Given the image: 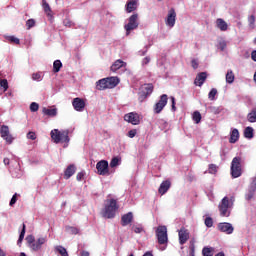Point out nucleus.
<instances>
[{"mask_svg": "<svg viewBox=\"0 0 256 256\" xmlns=\"http://www.w3.org/2000/svg\"><path fill=\"white\" fill-rule=\"evenodd\" d=\"M171 103H172V111H177V107H175V97H171Z\"/></svg>", "mask_w": 256, "mask_h": 256, "instance_id": "obj_55", "label": "nucleus"}, {"mask_svg": "<svg viewBox=\"0 0 256 256\" xmlns=\"http://www.w3.org/2000/svg\"><path fill=\"white\" fill-rule=\"evenodd\" d=\"M230 171L233 179L241 177L243 174V159L241 157L237 156L233 158Z\"/></svg>", "mask_w": 256, "mask_h": 256, "instance_id": "obj_5", "label": "nucleus"}, {"mask_svg": "<svg viewBox=\"0 0 256 256\" xmlns=\"http://www.w3.org/2000/svg\"><path fill=\"white\" fill-rule=\"evenodd\" d=\"M132 231L134 233H145V228H143L142 224H134L132 226Z\"/></svg>", "mask_w": 256, "mask_h": 256, "instance_id": "obj_34", "label": "nucleus"}, {"mask_svg": "<svg viewBox=\"0 0 256 256\" xmlns=\"http://www.w3.org/2000/svg\"><path fill=\"white\" fill-rule=\"evenodd\" d=\"M119 165H121V158L119 157L112 158L110 162L111 169H115V167H119Z\"/></svg>", "mask_w": 256, "mask_h": 256, "instance_id": "obj_33", "label": "nucleus"}, {"mask_svg": "<svg viewBox=\"0 0 256 256\" xmlns=\"http://www.w3.org/2000/svg\"><path fill=\"white\" fill-rule=\"evenodd\" d=\"M124 120L128 123H131L132 125H139V123H141V118L139 117V114L135 112L125 114Z\"/></svg>", "mask_w": 256, "mask_h": 256, "instance_id": "obj_13", "label": "nucleus"}, {"mask_svg": "<svg viewBox=\"0 0 256 256\" xmlns=\"http://www.w3.org/2000/svg\"><path fill=\"white\" fill-rule=\"evenodd\" d=\"M61 65H54L53 71L54 73H59V71H61Z\"/></svg>", "mask_w": 256, "mask_h": 256, "instance_id": "obj_56", "label": "nucleus"}, {"mask_svg": "<svg viewBox=\"0 0 256 256\" xmlns=\"http://www.w3.org/2000/svg\"><path fill=\"white\" fill-rule=\"evenodd\" d=\"M42 7L48 19L50 21H53V10H51V6H49V3H47V0H42Z\"/></svg>", "mask_w": 256, "mask_h": 256, "instance_id": "obj_18", "label": "nucleus"}, {"mask_svg": "<svg viewBox=\"0 0 256 256\" xmlns=\"http://www.w3.org/2000/svg\"><path fill=\"white\" fill-rule=\"evenodd\" d=\"M66 231L70 235H79V228H77V227L67 226Z\"/></svg>", "mask_w": 256, "mask_h": 256, "instance_id": "obj_35", "label": "nucleus"}, {"mask_svg": "<svg viewBox=\"0 0 256 256\" xmlns=\"http://www.w3.org/2000/svg\"><path fill=\"white\" fill-rule=\"evenodd\" d=\"M216 27L220 29V31H227L229 29V26L227 25V22L225 20L218 18L216 20Z\"/></svg>", "mask_w": 256, "mask_h": 256, "instance_id": "obj_24", "label": "nucleus"}, {"mask_svg": "<svg viewBox=\"0 0 256 256\" xmlns=\"http://www.w3.org/2000/svg\"><path fill=\"white\" fill-rule=\"evenodd\" d=\"M248 121L250 123H256V109L252 110L251 113L248 114Z\"/></svg>", "mask_w": 256, "mask_h": 256, "instance_id": "obj_38", "label": "nucleus"}, {"mask_svg": "<svg viewBox=\"0 0 256 256\" xmlns=\"http://www.w3.org/2000/svg\"><path fill=\"white\" fill-rule=\"evenodd\" d=\"M117 209H119V206L117 205V200H106L103 217H105L106 219H113V217H115V213H117Z\"/></svg>", "mask_w": 256, "mask_h": 256, "instance_id": "obj_4", "label": "nucleus"}, {"mask_svg": "<svg viewBox=\"0 0 256 256\" xmlns=\"http://www.w3.org/2000/svg\"><path fill=\"white\" fill-rule=\"evenodd\" d=\"M0 135L8 145H11L13 141H15V138L13 137V135H11V132H9V126L7 125L1 126Z\"/></svg>", "mask_w": 256, "mask_h": 256, "instance_id": "obj_11", "label": "nucleus"}, {"mask_svg": "<svg viewBox=\"0 0 256 256\" xmlns=\"http://www.w3.org/2000/svg\"><path fill=\"white\" fill-rule=\"evenodd\" d=\"M9 89V82L7 79H0V91L5 93Z\"/></svg>", "mask_w": 256, "mask_h": 256, "instance_id": "obj_31", "label": "nucleus"}, {"mask_svg": "<svg viewBox=\"0 0 256 256\" xmlns=\"http://www.w3.org/2000/svg\"><path fill=\"white\" fill-rule=\"evenodd\" d=\"M169 189H171V182L169 180L163 181L160 184V187L158 189V193L160 195H165V193H167L169 191Z\"/></svg>", "mask_w": 256, "mask_h": 256, "instance_id": "obj_17", "label": "nucleus"}, {"mask_svg": "<svg viewBox=\"0 0 256 256\" xmlns=\"http://www.w3.org/2000/svg\"><path fill=\"white\" fill-rule=\"evenodd\" d=\"M30 111H32V113L39 111V104H37L36 102H32L30 104Z\"/></svg>", "mask_w": 256, "mask_h": 256, "instance_id": "obj_45", "label": "nucleus"}, {"mask_svg": "<svg viewBox=\"0 0 256 256\" xmlns=\"http://www.w3.org/2000/svg\"><path fill=\"white\" fill-rule=\"evenodd\" d=\"M239 141V130L231 128L229 143H237Z\"/></svg>", "mask_w": 256, "mask_h": 256, "instance_id": "obj_23", "label": "nucleus"}, {"mask_svg": "<svg viewBox=\"0 0 256 256\" xmlns=\"http://www.w3.org/2000/svg\"><path fill=\"white\" fill-rule=\"evenodd\" d=\"M111 71H113V73H117L118 75H121L123 73H125V71H127V68H125V65H112L111 66Z\"/></svg>", "mask_w": 256, "mask_h": 256, "instance_id": "obj_25", "label": "nucleus"}, {"mask_svg": "<svg viewBox=\"0 0 256 256\" xmlns=\"http://www.w3.org/2000/svg\"><path fill=\"white\" fill-rule=\"evenodd\" d=\"M81 256H89V252H87V251H82V252H81Z\"/></svg>", "mask_w": 256, "mask_h": 256, "instance_id": "obj_62", "label": "nucleus"}, {"mask_svg": "<svg viewBox=\"0 0 256 256\" xmlns=\"http://www.w3.org/2000/svg\"><path fill=\"white\" fill-rule=\"evenodd\" d=\"M119 83V78L109 77L104 78L96 82V89L98 91H105V89H114V87Z\"/></svg>", "mask_w": 256, "mask_h": 256, "instance_id": "obj_3", "label": "nucleus"}, {"mask_svg": "<svg viewBox=\"0 0 256 256\" xmlns=\"http://www.w3.org/2000/svg\"><path fill=\"white\" fill-rule=\"evenodd\" d=\"M215 97H217V89L212 88L208 94V99H210V101H215Z\"/></svg>", "mask_w": 256, "mask_h": 256, "instance_id": "obj_39", "label": "nucleus"}, {"mask_svg": "<svg viewBox=\"0 0 256 256\" xmlns=\"http://www.w3.org/2000/svg\"><path fill=\"white\" fill-rule=\"evenodd\" d=\"M205 225L206 227H213V219L211 217H207L205 219Z\"/></svg>", "mask_w": 256, "mask_h": 256, "instance_id": "obj_49", "label": "nucleus"}, {"mask_svg": "<svg viewBox=\"0 0 256 256\" xmlns=\"http://www.w3.org/2000/svg\"><path fill=\"white\" fill-rule=\"evenodd\" d=\"M179 241H180V245H185V243L189 241V231L185 229H181L179 231Z\"/></svg>", "mask_w": 256, "mask_h": 256, "instance_id": "obj_22", "label": "nucleus"}, {"mask_svg": "<svg viewBox=\"0 0 256 256\" xmlns=\"http://www.w3.org/2000/svg\"><path fill=\"white\" fill-rule=\"evenodd\" d=\"M63 25H64V27H69V28L75 27V24H74L73 21H71V19H69V18H65V19L63 20Z\"/></svg>", "mask_w": 256, "mask_h": 256, "instance_id": "obj_41", "label": "nucleus"}, {"mask_svg": "<svg viewBox=\"0 0 256 256\" xmlns=\"http://www.w3.org/2000/svg\"><path fill=\"white\" fill-rule=\"evenodd\" d=\"M87 105V102L85 99H82V98H74L73 101H72V106L73 108L75 109V111H78V112H83L85 111V106Z\"/></svg>", "mask_w": 256, "mask_h": 256, "instance_id": "obj_12", "label": "nucleus"}, {"mask_svg": "<svg viewBox=\"0 0 256 256\" xmlns=\"http://www.w3.org/2000/svg\"><path fill=\"white\" fill-rule=\"evenodd\" d=\"M251 59H252V61H256V50L252 51Z\"/></svg>", "mask_w": 256, "mask_h": 256, "instance_id": "obj_58", "label": "nucleus"}, {"mask_svg": "<svg viewBox=\"0 0 256 256\" xmlns=\"http://www.w3.org/2000/svg\"><path fill=\"white\" fill-rule=\"evenodd\" d=\"M96 169H97L98 175H102L103 177L109 176L115 173V169L109 170V162L107 160H101L97 162Z\"/></svg>", "mask_w": 256, "mask_h": 256, "instance_id": "obj_9", "label": "nucleus"}, {"mask_svg": "<svg viewBox=\"0 0 256 256\" xmlns=\"http://www.w3.org/2000/svg\"><path fill=\"white\" fill-rule=\"evenodd\" d=\"M139 27V14H133L129 17L128 23L124 25V29L126 31V35H131L132 31H135Z\"/></svg>", "mask_w": 256, "mask_h": 256, "instance_id": "obj_8", "label": "nucleus"}, {"mask_svg": "<svg viewBox=\"0 0 256 256\" xmlns=\"http://www.w3.org/2000/svg\"><path fill=\"white\" fill-rule=\"evenodd\" d=\"M205 81H207V73L206 72H202V73H199L195 80H194V84L197 86V87H202L203 83H205Z\"/></svg>", "mask_w": 256, "mask_h": 256, "instance_id": "obj_16", "label": "nucleus"}, {"mask_svg": "<svg viewBox=\"0 0 256 256\" xmlns=\"http://www.w3.org/2000/svg\"><path fill=\"white\" fill-rule=\"evenodd\" d=\"M117 64L126 65V63L123 62V60H121V59L116 60V62L114 63V65H117Z\"/></svg>", "mask_w": 256, "mask_h": 256, "instance_id": "obj_59", "label": "nucleus"}, {"mask_svg": "<svg viewBox=\"0 0 256 256\" xmlns=\"http://www.w3.org/2000/svg\"><path fill=\"white\" fill-rule=\"evenodd\" d=\"M20 256H27V255L24 252H21Z\"/></svg>", "mask_w": 256, "mask_h": 256, "instance_id": "obj_64", "label": "nucleus"}, {"mask_svg": "<svg viewBox=\"0 0 256 256\" xmlns=\"http://www.w3.org/2000/svg\"><path fill=\"white\" fill-rule=\"evenodd\" d=\"M189 249H190V255L195 256V244L194 243L190 244Z\"/></svg>", "mask_w": 256, "mask_h": 256, "instance_id": "obj_54", "label": "nucleus"}, {"mask_svg": "<svg viewBox=\"0 0 256 256\" xmlns=\"http://www.w3.org/2000/svg\"><path fill=\"white\" fill-rule=\"evenodd\" d=\"M167 101H169V97L167 96V94H163L160 96L158 102L154 105V113H156V115H159V113H161V111L165 109V107L167 106Z\"/></svg>", "mask_w": 256, "mask_h": 256, "instance_id": "obj_10", "label": "nucleus"}, {"mask_svg": "<svg viewBox=\"0 0 256 256\" xmlns=\"http://www.w3.org/2000/svg\"><path fill=\"white\" fill-rule=\"evenodd\" d=\"M28 247L32 251H41L44 245H47V236L38 237L35 239V236L30 235L26 237Z\"/></svg>", "mask_w": 256, "mask_h": 256, "instance_id": "obj_2", "label": "nucleus"}, {"mask_svg": "<svg viewBox=\"0 0 256 256\" xmlns=\"http://www.w3.org/2000/svg\"><path fill=\"white\" fill-rule=\"evenodd\" d=\"M244 136L246 137V139H253V129L251 127H247L244 130Z\"/></svg>", "mask_w": 256, "mask_h": 256, "instance_id": "obj_37", "label": "nucleus"}, {"mask_svg": "<svg viewBox=\"0 0 256 256\" xmlns=\"http://www.w3.org/2000/svg\"><path fill=\"white\" fill-rule=\"evenodd\" d=\"M235 81V74L233 71L229 70L226 74V83H233Z\"/></svg>", "mask_w": 256, "mask_h": 256, "instance_id": "obj_36", "label": "nucleus"}, {"mask_svg": "<svg viewBox=\"0 0 256 256\" xmlns=\"http://www.w3.org/2000/svg\"><path fill=\"white\" fill-rule=\"evenodd\" d=\"M201 112L200 111H194L192 114V120L194 121V123H196V125H199V123H201Z\"/></svg>", "mask_w": 256, "mask_h": 256, "instance_id": "obj_29", "label": "nucleus"}, {"mask_svg": "<svg viewBox=\"0 0 256 256\" xmlns=\"http://www.w3.org/2000/svg\"><path fill=\"white\" fill-rule=\"evenodd\" d=\"M148 63H151V58H149V57L144 58L143 64L148 65Z\"/></svg>", "mask_w": 256, "mask_h": 256, "instance_id": "obj_57", "label": "nucleus"}, {"mask_svg": "<svg viewBox=\"0 0 256 256\" xmlns=\"http://www.w3.org/2000/svg\"><path fill=\"white\" fill-rule=\"evenodd\" d=\"M233 203H235V197L225 196L220 204L218 205V209L220 211L221 217H229L231 215V209H233Z\"/></svg>", "mask_w": 256, "mask_h": 256, "instance_id": "obj_1", "label": "nucleus"}, {"mask_svg": "<svg viewBox=\"0 0 256 256\" xmlns=\"http://www.w3.org/2000/svg\"><path fill=\"white\" fill-rule=\"evenodd\" d=\"M216 171H217V165L210 164L209 165V173L215 174Z\"/></svg>", "mask_w": 256, "mask_h": 256, "instance_id": "obj_51", "label": "nucleus"}, {"mask_svg": "<svg viewBox=\"0 0 256 256\" xmlns=\"http://www.w3.org/2000/svg\"><path fill=\"white\" fill-rule=\"evenodd\" d=\"M75 171H77V168L75 167V165L70 164L64 171V179H71V177L75 175Z\"/></svg>", "mask_w": 256, "mask_h": 256, "instance_id": "obj_20", "label": "nucleus"}, {"mask_svg": "<svg viewBox=\"0 0 256 256\" xmlns=\"http://www.w3.org/2000/svg\"><path fill=\"white\" fill-rule=\"evenodd\" d=\"M19 197V194L15 193L11 200H10V207H13V205H15V203H17V198Z\"/></svg>", "mask_w": 256, "mask_h": 256, "instance_id": "obj_46", "label": "nucleus"}, {"mask_svg": "<svg viewBox=\"0 0 256 256\" xmlns=\"http://www.w3.org/2000/svg\"><path fill=\"white\" fill-rule=\"evenodd\" d=\"M218 229L222 233H226V235H231V233H233V231H234L233 225H231V223H227V222L218 224Z\"/></svg>", "mask_w": 256, "mask_h": 256, "instance_id": "obj_15", "label": "nucleus"}, {"mask_svg": "<svg viewBox=\"0 0 256 256\" xmlns=\"http://www.w3.org/2000/svg\"><path fill=\"white\" fill-rule=\"evenodd\" d=\"M175 21H177V12H175L174 8H171L168 11V15L166 18V25L168 27H175Z\"/></svg>", "mask_w": 256, "mask_h": 256, "instance_id": "obj_14", "label": "nucleus"}, {"mask_svg": "<svg viewBox=\"0 0 256 256\" xmlns=\"http://www.w3.org/2000/svg\"><path fill=\"white\" fill-rule=\"evenodd\" d=\"M156 237L158 239L159 245H164L160 247V251H165L167 249V243L169 238L167 237V227L166 226H158L156 229Z\"/></svg>", "mask_w": 256, "mask_h": 256, "instance_id": "obj_6", "label": "nucleus"}, {"mask_svg": "<svg viewBox=\"0 0 256 256\" xmlns=\"http://www.w3.org/2000/svg\"><path fill=\"white\" fill-rule=\"evenodd\" d=\"M27 139H31V141H35L37 139V134H35V132H28Z\"/></svg>", "mask_w": 256, "mask_h": 256, "instance_id": "obj_48", "label": "nucleus"}, {"mask_svg": "<svg viewBox=\"0 0 256 256\" xmlns=\"http://www.w3.org/2000/svg\"><path fill=\"white\" fill-rule=\"evenodd\" d=\"M226 47H227V42L226 41L219 42L220 51H225Z\"/></svg>", "mask_w": 256, "mask_h": 256, "instance_id": "obj_52", "label": "nucleus"}, {"mask_svg": "<svg viewBox=\"0 0 256 256\" xmlns=\"http://www.w3.org/2000/svg\"><path fill=\"white\" fill-rule=\"evenodd\" d=\"M214 253H215V248H213V247H204L202 249L203 256H213Z\"/></svg>", "mask_w": 256, "mask_h": 256, "instance_id": "obj_28", "label": "nucleus"}, {"mask_svg": "<svg viewBox=\"0 0 256 256\" xmlns=\"http://www.w3.org/2000/svg\"><path fill=\"white\" fill-rule=\"evenodd\" d=\"M143 89H145L146 95H151V93H153V85L152 84L144 85Z\"/></svg>", "mask_w": 256, "mask_h": 256, "instance_id": "obj_44", "label": "nucleus"}, {"mask_svg": "<svg viewBox=\"0 0 256 256\" xmlns=\"http://www.w3.org/2000/svg\"><path fill=\"white\" fill-rule=\"evenodd\" d=\"M53 65H63V63H61V60H55Z\"/></svg>", "mask_w": 256, "mask_h": 256, "instance_id": "obj_60", "label": "nucleus"}, {"mask_svg": "<svg viewBox=\"0 0 256 256\" xmlns=\"http://www.w3.org/2000/svg\"><path fill=\"white\" fill-rule=\"evenodd\" d=\"M137 3L139 0H128L126 3V13H133L137 9Z\"/></svg>", "mask_w": 256, "mask_h": 256, "instance_id": "obj_21", "label": "nucleus"}, {"mask_svg": "<svg viewBox=\"0 0 256 256\" xmlns=\"http://www.w3.org/2000/svg\"><path fill=\"white\" fill-rule=\"evenodd\" d=\"M56 253H59L61 256H69V253L67 252V249L63 246H56L55 247Z\"/></svg>", "mask_w": 256, "mask_h": 256, "instance_id": "obj_32", "label": "nucleus"}, {"mask_svg": "<svg viewBox=\"0 0 256 256\" xmlns=\"http://www.w3.org/2000/svg\"><path fill=\"white\" fill-rule=\"evenodd\" d=\"M35 19L31 18V19H28L26 21V29H33V27L35 26Z\"/></svg>", "mask_w": 256, "mask_h": 256, "instance_id": "obj_40", "label": "nucleus"}, {"mask_svg": "<svg viewBox=\"0 0 256 256\" xmlns=\"http://www.w3.org/2000/svg\"><path fill=\"white\" fill-rule=\"evenodd\" d=\"M51 139L54 143H61V141L68 142L69 141V131L59 129H54L51 131Z\"/></svg>", "mask_w": 256, "mask_h": 256, "instance_id": "obj_7", "label": "nucleus"}, {"mask_svg": "<svg viewBox=\"0 0 256 256\" xmlns=\"http://www.w3.org/2000/svg\"><path fill=\"white\" fill-rule=\"evenodd\" d=\"M44 115L48 117H56L57 116V108H43Z\"/></svg>", "mask_w": 256, "mask_h": 256, "instance_id": "obj_27", "label": "nucleus"}, {"mask_svg": "<svg viewBox=\"0 0 256 256\" xmlns=\"http://www.w3.org/2000/svg\"><path fill=\"white\" fill-rule=\"evenodd\" d=\"M34 81H41L43 79V72H37L32 75Z\"/></svg>", "mask_w": 256, "mask_h": 256, "instance_id": "obj_42", "label": "nucleus"}, {"mask_svg": "<svg viewBox=\"0 0 256 256\" xmlns=\"http://www.w3.org/2000/svg\"><path fill=\"white\" fill-rule=\"evenodd\" d=\"M133 221V212H128L121 217L122 227H127Z\"/></svg>", "mask_w": 256, "mask_h": 256, "instance_id": "obj_19", "label": "nucleus"}, {"mask_svg": "<svg viewBox=\"0 0 256 256\" xmlns=\"http://www.w3.org/2000/svg\"><path fill=\"white\" fill-rule=\"evenodd\" d=\"M0 256H6L5 252L2 249H0Z\"/></svg>", "mask_w": 256, "mask_h": 256, "instance_id": "obj_63", "label": "nucleus"}, {"mask_svg": "<svg viewBox=\"0 0 256 256\" xmlns=\"http://www.w3.org/2000/svg\"><path fill=\"white\" fill-rule=\"evenodd\" d=\"M248 23L250 29H255V15H251L250 17H248Z\"/></svg>", "mask_w": 256, "mask_h": 256, "instance_id": "obj_43", "label": "nucleus"}, {"mask_svg": "<svg viewBox=\"0 0 256 256\" xmlns=\"http://www.w3.org/2000/svg\"><path fill=\"white\" fill-rule=\"evenodd\" d=\"M256 183L255 181L251 184L249 192L246 194V200L251 201L255 195Z\"/></svg>", "mask_w": 256, "mask_h": 256, "instance_id": "obj_26", "label": "nucleus"}, {"mask_svg": "<svg viewBox=\"0 0 256 256\" xmlns=\"http://www.w3.org/2000/svg\"><path fill=\"white\" fill-rule=\"evenodd\" d=\"M84 178H85V171L79 172L76 176L77 181H83Z\"/></svg>", "mask_w": 256, "mask_h": 256, "instance_id": "obj_50", "label": "nucleus"}, {"mask_svg": "<svg viewBox=\"0 0 256 256\" xmlns=\"http://www.w3.org/2000/svg\"><path fill=\"white\" fill-rule=\"evenodd\" d=\"M5 39L8 43H12L13 45H20L21 43V40L15 36H5Z\"/></svg>", "mask_w": 256, "mask_h": 256, "instance_id": "obj_30", "label": "nucleus"}, {"mask_svg": "<svg viewBox=\"0 0 256 256\" xmlns=\"http://www.w3.org/2000/svg\"><path fill=\"white\" fill-rule=\"evenodd\" d=\"M9 163H10L9 158H4V165H9Z\"/></svg>", "mask_w": 256, "mask_h": 256, "instance_id": "obj_61", "label": "nucleus"}, {"mask_svg": "<svg viewBox=\"0 0 256 256\" xmlns=\"http://www.w3.org/2000/svg\"><path fill=\"white\" fill-rule=\"evenodd\" d=\"M23 239H25V224H23L22 231H21L19 239H18V243H21V241H23Z\"/></svg>", "mask_w": 256, "mask_h": 256, "instance_id": "obj_47", "label": "nucleus"}, {"mask_svg": "<svg viewBox=\"0 0 256 256\" xmlns=\"http://www.w3.org/2000/svg\"><path fill=\"white\" fill-rule=\"evenodd\" d=\"M135 135H137L136 129H132L128 132V137H130V139H133V137H135Z\"/></svg>", "mask_w": 256, "mask_h": 256, "instance_id": "obj_53", "label": "nucleus"}]
</instances>
